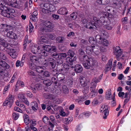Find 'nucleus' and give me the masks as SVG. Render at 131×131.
Instances as JSON below:
<instances>
[{"label":"nucleus","instance_id":"nucleus-57","mask_svg":"<svg viewBox=\"0 0 131 131\" xmlns=\"http://www.w3.org/2000/svg\"><path fill=\"white\" fill-rule=\"evenodd\" d=\"M83 81V80H80V81L82 86L83 87L86 86H85L87 84V81L86 80H84V81Z\"/></svg>","mask_w":131,"mask_h":131},{"label":"nucleus","instance_id":"nucleus-48","mask_svg":"<svg viewBox=\"0 0 131 131\" xmlns=\"http://www.w3.org/2000/svg\"><path fill=\"white\" fill-rule=\"evenodd\" d=\"M73 80L72 78H71L68 80L67 84L70 87H71L72 85L73 84Z\"/></svg>","mask_w":131,"mask_h":131},{"label":"nucleus","instance_id":"nucleus-59","mask_svg":"<svg viewBox=\"0 0 131 131\" xmlns=\"http://www.w3.org/2000/svg\"><path fill=\"white\" fill-rule=\"evenodd\" d=\"M3 46L5 47V49H9V45H8V44L7 43L5 42H1Z\"/></svg>","mask_w":131,"mask_h":131},{"label":"nucleus","instance_id":"nucleus-61","mask_svg":"<svg viewBox=\"0 0 131 131\" xmlns=\"http://www.w3.org/2000/svg\"><path fill=\"white\" fill-rule=\"evenodd\" d=\"M36 121H34V120L31 119L30 120V126H35L36 125Z\"/></svg>","mask_w":131,"mask_h":131},{"label":"nucleus","instance_id":"nucleus-24","mask_svg":"<svg viewBox=\"0 0 131 131\" xmlns=\"http://www.w3.org/2000/svg\"><path fill=\"white\" fill-rule=\"evenodd\" d=\"M0 66L3 67L5 70L6 69H8L9 68V66L7 63L1 60H0Z\"/></svg>","mask_w":131,"mask_h":131},{"label":"nucleus","instance_id":"nucleus-30","mask_svg":"<svg viewBox=\"0 0 131 131\" xmlns=\"http://www.w3.org/2000/svg\"><path fill=\"white\" fill-rule=\"evenodd\" d=\"M89 43L91 44V45L95 46L97 47V45H96L97 42L94 38L92 37H90L89 38Z\"/></svg>","mask_w":131,"mask_h":131},{"label":"nucleus","instance_id":"nucleus-22","mask_svg":"<svg viewBox=\"0 0 131 131\" xmlns=\"http://www.w3.org/2000/svg\"><path fill=\"white\" fill-rule=\"evenodd\" d=\"M83 70L82 66L79 64H76L74 67V71L77 73L81 72Z\"/></svg>","mask_w":131,"mask_h":131},{"label":"nucleus","instance_id":"nucleus-8","mask_svg":"<svg viewBox=\"0 0 131 131\" xmlns=\"http://www.w3.org/2000/svg\"><path fill=\"white\" fill-rule=\"evenodd\" d=\"M98 80L95 78L91 82L90 90L91 92L94 93V95L96 94V92L95 90Z\"/></svg>","mask_w":131,"mask_h":131},{"label":"nucleus","instance_id":"nucleus-58","mask_svg":"<svg viewBox=\"0 0 131 131\" xmlns=\"http://www.w3.org/2000/svg\"><path fill=\"white\" fill-rule=\"evenodd\" d=\"M29 32L30 33H31L34 28V26L32 23L30 22L29 24Z\"/></svg>","mask_w":131,"mask_h":131},{"label":"nucleus","instance_id":"nucleus-54","mask_svg":"<svg viewBox=\"0 0 131 131\" xmlns=\"http://www.w3.org/2000/svg\"><path fill=\"white\" fill-rule=\"evenodd\" d=\"M30 20L34 22H35L37 20V18L36 16L33 15L32 14L30 17Z\"/></svg>","mask_w":131,"mask_h":131},{"label":"nucleus","instance_id":"nucleus-42","mask_svg":"<svg viewBox=\"0 0 131 131\" xmlns=\"http://www.w3.org/2000/svg\"><path fill=\"white\" fill-rule=\"evenodd\" d=\"M64 75H63V74L59 73L58 74L56 77L58 79H60V81H63L64 79Z\"/></svg>","mask_w":131,"mask_h":131},{"label":"nucleus","instance_id":"nucleus-46","mask_svg":"<svg viewBox=\"0 0 131 131\" xmlns=\"http://www.w3.org/2000/svg\"><path fill=\"white\" fill-rule=\"evenodd\" d=\"M43 83L47 86H49L51 84V81L49 80L43 81Z\"/></svg>","mask_w":131,"mask_h":131},{"label":"nucleus","instance_id":"nucleus-43","mask_svg":"<svg viewBox=\"0 0 131 131\" xmlns=\"http://www.w3.org/2000/svg\"><path fill=\"white\" fill-rule=\"evenodd\" d=\"M28 36H26L25 38V40L24 41V43L23 45V47L24 49V50L25 49L27 46V41L28 40Z\"/></svg>","mask_w":131,"mask_h":131},{"label":"nucleus","instance_id":"nucleus-25","mask_svg":"<svg viewBox=\"0 0 131 131\" xmlns=\"http://www.w3.org/2000/svg\"><path fill=\"white\" fill-rule=\"evenodd\" d=\"M0 66L3 67L5 70L6 69H8L9 68V66L7 63L1 60H0Z\"/></svg>","mask_w":131,"mask_h":131},{"label":"nucleus","instance_id":"nucleus-52","mask_svg":"<svg viewBox=\"0 0 131 131\" xmlns=\"http://www.w3.org/2000/svg\"><path fill=\"white\" fill-rule=\"evenodd\" d=\"M58 73V72L57 70H53L51 72V73L50 75H52L53 76L55 77H56V76H57V75Z\"/></svg>","mask_w":131,"mask_h":131},{"label":"nucleus","instance_id":"nucleus-41","mask_svg":"<svg viewBox=\"0 0 131 131\" xmlns=\"http://www.w3.org/2000/svg\"><path fill=\"white\" fill-rule=\"evenodd\" d=\"M12 50L13 51L10 52L9 54L12 58H15L16 57V51L14 49H12Z\"/></svg>","mask_w":131,"mask_h":131},{"label":"nucleus","instance_id":"nucleus-4","mask_svg":"<svg viewBox=\"0 0 131 131\" xmlns=\"http://www.w3.org/2000/svg\"><path fill=\"white\" fill-rule=\"evenodd\" d=\"M45 61H42L41 64L44 67L48 66L50 69L54 68L56 66V63L54 60L52 58H49L44 59Z\"/></svg>","mask_w":131,"mask_h":131},{"label":"nucleus","instance_id":"nucleus-47","mask_svg":"<svg viewBox=\"0 0 131 131\" xmlns=\"http://www.w3.org/2000/svg\"><path fill=\"white\" fill-rule=\"evenodd\" d=\"M16 104L17 106L22 108L24 110H25L26 109L25 106L23 104H21L20 102H19L17 101L16 102Z\"/></svg>","mask_w":131,"mask_h":131},{"label":"nucleus","instance_id":"nucleus-12","mask_svg":"<svg viewBox=\"0 0 131 131\" xmlns=\"http://www.w3.org/2000/svg\"><path fill=\"white\" fill-rule=\"evenodd\" d=\"M68 64V63H63V64L61 66V67L60 68L58 69V70L60 72H62L63 70H65L66 71L68 70L70 67H70L72 68H74V66L73 65L71 66L70 64Z\"/></svg>","mask_w":131,"mask_h":131},{"label":"nucleus","instance_id":"nucleus-28","mask_svg":"<svg viewBox=\"0 0 131 131\" xmlns=\"http://www.w3.org/2000/svg\"><path fill=\"white\" fill-rule=\"evenodd\" d=\"M125 89L128 90V92H126L125 93L124 96L125 98H126L127 97L128 94H131V86H125Z\"/></svg>","mask_w":131,"mask_h":131},{"label":"nucleus","instance_id":"nucleus-40","mask_svg":"<svg viewBox=\"0 0 131 131\" xmlns=\"http://www.w3.org/2000/svg\"><path fill=\"white\" fill-rule=\"evenodd\" d=\"M89 86H86L83 87V92L84 94H86L88 93L89 90Z\"/></svg>","mask_w":131,"mask_h":131},{"label":"nucleus","instance_id":"nucleus-3","mask_svg":"<svg viewBox=\"0 0 131 131\" xmlns=\"http://www.w3.org/2000/svg\"><path fill=\"white\" fill-rule=\"evenodd\" d=\"M87 57L88 58L87 60L83 62V65L85 68L86 69H89L90 67L92 66L96 67L98 66V62L95 60H94L93 58H88V57L84 55L83 57V59Z\"/></svg>","mask_w":131,"mask_h":131},{"label":"nucleus","instance_id":"nucleus-36","mask_svg":"<svg viewBox=\"0 0 131 131\" xmlns=\"http://www.w3.org/2000/svg\"><path fill=\"white\" fill-rule=\"evenodd\" d=\"M73 120V118L69 117L68 118H65V119L63 121V123L66 124H68L69 123H70Z\"/></svg>","mask_w":131,"mask_h":131},{"label":"nucleus","instance_id":"nucleus-39","mask_svg":"<svg viewBox=\"0 0 131 131\" xmlns=\"http://www.w3.org/2000/svg\"><path fill=\"white\" fill-rule=\"evenodd\" d=\"M64 38L62 36H59L56 38V41L57 42L60 43H62L63 42Z\"/></svg>","mask_w":131,"mask_h":131},{"label":"nucleus","instance_id":"nucleus-5","mask_svg":"<svg viewBox=\"0 0 131 131\" xmlns=\"http://www.w3.org/2000/svg\"><path fill=\"white\" fill-rule=\"evenodd\" d=\"M67 55L68 57L66 59V61L70 64L71 66L73 65L77 59L75 56H74L75 55L74 52L72 50H69L67 52Z\"/></svg>","mask_w":131,"mask_h":131},{"label":"nucleus","instance_id":"nucleus-16","mask_svg":"<svg viewBox=\"0 0 131 131\" xmlns=\"http://www.w3.org/2000/svg\"><path fill=\"white\" fill-rule=\"evenodd\" d=\"M57 13L59 14L66 15L68 14V12L66 7H62L58 10Z\"/></svg>","mask_w":131,"mask_h":131},{"label":"nucleus","instance_id":"nucleus-35","mask_svg":"<svg viewBox=\"0 0 131 131\" xmlns=\"http://www.w3.org/2000/svg\"><path fill=\"white\" fill-rule=\"evenodd\" d=\"M57 68L58 69L60 68L61 67V65L63 64V60H62L61 59H57Z\"/></svg>","mask_w":131,"mask_h":131},{"label":"nucleus","instance_id":"nucleus-38","mask_svg":"<svg viewBox=\"0 0 131 131\" xmlns=\"http://www.w3.org/2000/svg\"><path fill=\"white\" fill-rule=\"evenodd\" d=\"M36 71L38 73H41L44 71V69L42 67L37 66L36 68Z\"/></svg>","mask_w":131,"mask_h":131},{"label":"nucleus","instance_id":"nucleus-55","mask_svg":"<svg viewBox=\"0 0 131 131\" xmlns=\"http://www.w3.org/2000/svg\"><path fill=\"white\" fill-rule=\"evenodd\" d=\"M108 114L109 112L103 113L102 115V116L103 119H105L107 118V116L108 115Z\"/></svg>","mask_w":131,"mask_h":131},{"label":"nucleus","instance_id":"nucleus-10","mask_svg":"<svg viewBox=\"0 0 131 131\" xmlns=\"http://www.w3.org/2000/svg\"><path fill=\"white\" fill-rule=\"evenodd\" d=\"M12 95H9L6 99L3 104L4 106H7L8 105H11L14 102L13 98Z\"/></svg>","mask_w":131,"mask_h":131},{"label":"nucleus","instance_id":"nucleus-63","mask_svg":"<svg viewBox=\"0 0 131 131\" xmlns=\"http://www.w3.org/2000/svg\"><path fill=\"white\" fill-rule=\"evenodd\" d=\"M57 77H52L51 78V81L53 83L56 84L57 83V81L56 79Z\"/></svg>","mask_w":131,"mask_h":131},{"label":"nucleus","instance_id":"nucleus-44","mask_svg":"<svg viewBox=\"0 0 131 131\" xmlns=\"http://www.w3.org/2000/svg\"><path fill=\"white\" fill-rule=\"evenodd\" d=\"M19 116V114L17 113H14L12 114V117L14 120H17Z\"/></svg>","mask_w":131,"mask_h":131},{"label":"nucleus","instance_id":"nucleus-33","mask_svg":"<svg viewBox=\"0 0 131 131\" xmlns=\"http://www.w3.org/2000/svg\"><path fill=\"white\" fill-rule=\"evenodd\" d=\"M101 42L100 43L105 46H107L109 44L108 41L106 39H102L101 40H100Z\"/></svg>","mask_w":131,"mask_h":131},{"label":"nucleus","instance_id":"nucleus-13","mask_svg":"<svg viewBox=\"0 0 131 131\" xmlns=\"http://www.w3.org/2000/svg\"><path fill=\"white\" fill-rule=\"evenodd\" d=\"M43 25L45 28H47L48 31L50 32L53 28V24L52 23L49 21H46L43 23Z\"/></svg>","mask_w":131,"mask_h":131},{"label":"nucleus","instance_id":"nucleus-20","mask_svg":"<svg viewBox=\"0 0 131 131\" xmlns=\"http://www.w3.org/2000/svg\"><path fill=\"white\" fill-rule=\"evenodd\" d=\"M38 46L36 45H32L31 48V52L34 54L38 53L39 51Z\"/></svg>","mask_w":131,"mask_h":131},{"label":"nucleus","instance_id":"nucleus-31","mask_svg":"<svg viewBox=\"0 0 131 131\" xmlns=\"http://www.w3.org/2000/svg\"><path fill=\"white\" fill-rule=\"evenodd\" d=\"M48 39L45 36H41V37L39 41L40 43L43 44L44 43H47L48 42Z\"/></svg>","mask_w":131,"mask_h":131},{"label":"nucleus","instance_id":"nucleus-18","mask_svg":"<svg viewBox=\"0 0 131 131\" xmlns=\"http://www.w3.org/2000/svg\"><path fill=\"white\" fill-rule=\"evenodd\" d=\"M100 110V112L102 113L109 112L108 106L104 104L101 105Z\"/></svg>","mask_w":131,"mask_h":131},{"label":"nucleus","instance_id":"nucleus-11","mask_svg":"<svg viewBox=\"0 0 131 131\" xmlns=\"http://www.w3.org/2000/svg\"><path fill=\"white\" fill-rule=\"evenodd\" d=\"M97 49L95 48V46L91 45V46H88L86 47V52L89 53H92V52L95 53H97Z\"/></svg>","mask_w":131,"mask_h":131},{"label":"nucleus","instance_id":"nucleus-51","mask_svg":"<svg viewBox=\"0 0 131 131\" xmlns=\"http://www.w3.org/2000/svg\"><path fill=\"white\" fill-rule=\"evenodd\" d=\"M8 1L10 3V4L12 7H14V4H17V0H8Z\"/></svg>","mask_w":131,"mask_h":131},{"label":"nucleus","instance_id":"nucleus-2","mask_svg":"<svg viewBox=\"0 0 131 131\" xmlns=\"http://www.w3.org/2000/svg\"><path fill=\"white\" fill-rule=\"evenodd\" d=\"M3 4L2 7H0V14L4 17L9 18L12 17L13 15L9 13L11 12L9 5L7 4Z\"/></svg>","mask_w":131,"mask_h":131},{"label":"nucleus","instance_id":"nucleus-60","mask_svg":"<svg viewBox=\"0 0 131 131\" xmlns=\"http://www.w3.org/2000/svg\"><path fill=\"white\" fill-rule=\"evenodd\" d=\"M52 17L54 20L58 19L59 18V16L55 14H53L52 16Z\"/></svg>","mask_w":131,"mask_h":131},{"label":"nucleus","instance_id":"nucleus-53","mask_svg":"<svg viewBox=\"0 0 131 131\" xmlns=\"http://www.w3.org/2000/svg\"><path fill=\"white\" fill-rule=\"evenodd\" d=\"M5 71V69L2 67L0 66V74L4 76Z\"/></svg>","mask_w":131,"mask_h":131},{"label":"nucleus","instance_id":"nucleus-64","mask_svg":"<svg viewBox=\"0 0 131 131\" xmlns=\"http://www.w3.org/2000/svg\"><path fill=\"white\" fill-rule=\"evenodd\" d=\"M50 73L48 71H45L43 73L44 75L46 77H49L51 75Z\"/></svg>","mask_w":131,"mask_h":131},{"label":"nucleus","instance_id":"nucleus-17","mask_svg":"<svg viewBox=\"0 0 131 131\" xmlns=\"http://www.w3.org/2000/svg\"><path fill=\"white\" fill-rule=\"evenodd\" d=\"M7 36L12 39H16L17 38L16 35L12 31H9L7 32Z\"/></svg>","mask_w":131,"mask_h":131},{"label":"nucleus","instance_id":"nucleus-7","mask_svg":"<svg viewBox=\"0 0 131 131\" xmlns=\"http://www.w3.org/2000/svg\"><path fill=\"white\" fill-rule=\"evenodd\" d=\"M114 2H114V5L115 7L118 8L121 6L120 0H114ZM110 0H99V4H107L109 2Z\"/></svg>","mask_w":131,"mask_h":131},{"label":"nucleus","instance_id":"nucleus-23","mask_svg":"<svg viewBox=\"0 0 131 131\" xmlns=\"http://www.w3.org/2000/svg\"><path fill=\"white\" fill-rule=\"evenodd\" d=\"M121 51L119 46L116 47L114 49V54L116 56H119L121 53Z\"/></svg>","mask_w":131,"mask_h":131},{"label":"nucleus","instance_id":"nucleus-21","mask_svg":"<svg viewBox=\"0 0 131 131\" xmlns=\"http://www.w3.org/2000/svg\"><path fill=\"white\" fill-rule=\"evenodd\" d=\"M113 60L111 59L108 62L106 66V73L108 71L110 70L112 66V62Z\"/></svg>","mask_w":131,"mask_h":131},{"label":"nucleus","instance_id":"nucleus-15","mask_svg":"<svg viewBox=\"0 0 131 131\" xmlns=\"http://www.w3.org/2000/svg\"><path fill=\"white\" fill-rule=\"evenodd\" d=\"M100 40H101L102 39H104V38H107L109 36L108 33L107 32L104 30H100Z\"/></svg>","mask_w":131,"mask_h":131},{"label":"nucleus","instance_id":"nucleus-29","mask_svg":"<svg viewBox=\"0 0 131 131\" xmlns=\"http://www.w3.org/2000/svg\"><path fill=\"white\" fill-rule=\"evenodd\" d=\"M23 117L24 119V121L26 125L28 124L30 121L28 116L26 114H24Z\"/></svg>","mask_w":131,"mask_h":131},{"label":"nucleus","instance_id":"nucleus-34","mask_svg":"<svg viewBox=\"0 0 131 131\" xmlns=\"http://www.w3.org/2000/svg\"><path fill=\"white\" fill-rule=\"evenodd\" d=\"M62 91L63 93L65 94H67L69 92L68 88L66 85H63L62 87Z\"/></svg>","mask_w":131,"mask_h":131},{"label":"nucleus","instance_id":"nucleus-27","mask_svg":"<svg viewBox=\"0 0 131 131\" xmlns=\"http://www.w3.org/2000/svg\"><path fill=\"white\" fill-rule=\"evenodd\" d=\"M111 91L108 90L106 92L105 97L106 99L108 100H111L113 99L112 96L111 94Z\"/></svg>","mask_w":131,"mask_h":131},{"label":"nucleus","instance_id":"nucleus-14","mask_svg":"<svg viewBox=\"0 0 131 131\" xmlns=\"http://www.w3.org/2000/svg\"><path fill=\"white\" fill-rule=\"evenodd\" d=\"M86 96H80L77 97L75 99V101L79 104H82L84 103V101L86 100Z\"/></svg>","mask_w":131,"mask_h":131},{"label":"nucleus","instance_id":"nucleus-19","mask_svg":"<svg viewBox=\"0 0 131 131\" xmlns=\"http://www.w3.org/2000/svg\"><path fill=\"white\" fill-rule=\"evenodd\" d=\"M40 50L39 49V51L38 52V54H39L40 56H41L43 57H46L48 56V51L46 50V49L43 48Z\"/></svg>","mask_w":131,"mask_h":131},{"label":"nucleus","instance_id":"nucleus-56","mask_svg":"<svg viewBox=\"0 0 131 131\" xmlns=\"http://www.w3.org/2000/svg\"><path fill=\"white\" fill-rule=\"evenodd\" d=\"M56 47L55 46H51V50H50L51 51H50V52H52L51 55H52V53H53L56 52Z\"/></svg>","mask_w":131,"mask_h":131},{"label":"nucleus","instance_id":"nucleus-49","mask_svg":"<svg viewBox=\"0 0 131 131\" xmlns=\"http://www.w3.org/2000/svg\"><path fill=\"white\" fill-rule=\"evenodd\" d=\"M98 99L97 97H96L94 98L92 102V105L93 106H95L98 103Z\"/></svg>","mask_w":131,"mask_h":131},{"label":"nucleus","instance_id":"nucleus-1","mask_svg":"<svg viewBox=\"0 0 131 131\" xmlns=\"http://www.w3.org/2000/svg\"><path fill=\"white\" fill-rule=\"evenodd\" d=\"M40 8L41 9L40 11L42 13L49 15L51 12L55 9L54 6L48 3H42L40 4Z\"/></svg>","mask_w":131,"mask_h":131},{"label":"nucleus","instance_id":"nucleus-62","mask_svg":"<svg viewBox=\"0 0 131 131\" xmlns=\"http://www.w3.org/2000/svg\"><path fill=\"white\" fill-rule=\"evenodd\" d=\"M49 119L48 117L45 116H44L42 118V120L45 123H47L48 120Z\"/></svg>","mask_w":131,"mask_h":131},{"label":"nucleus","instance_id":"nucleus-50","mask_svg":"<svg viewBox=\"0 0 131 131\" xmlns=\"http://www.w3.org/2000/svg\"><path fill=\"white\" fill-rule=\"evenodd\" d=\"M77 13L76 12H73L70 15V17L73 19H75L77 17Z\"/></svg>","mask_w":131,"mask_h":131},{"label":"nucleus","instance_id":"nucleus-26","mask_svg":"<svg viewBox=\"0 0 131 131\" xmlns=\"http://www.w3.org/2000/svg\"><path fill=\"white\" fill-rule=\"evenodd\" d=\"M31 105L32 109L35 111H36L38 108V104L36 101L32 102Z\"/></svg>","mask_w":131,"mask_h":131},{"label":"nucleus","instance_id":"nucleus-9","mask_svg":"<svg viewBox=\"0 0 131 131\" xmlns=\"http://www.w3.org/2000/svg\"><path fill=\"white\" fill-rule=\"evenodd\" d=\"M67 55V54L65 53H58L57 52H55L52 53V56L53 58L56 59H59L63 60L66 58Z\"/></svg>","mask_w":131,"mask_h":131},{"label":"nucleus","instance_id":"nucleus-32","mask_svg":"<svg viewBox=\"0 0 131 131\" xmlns=\"http://www.w3.org/2000/svg\"><path fill=\"white\" fill-rule=\"evenodd\" d=\"M24 85V83L23 82L20 80H18L16 85V87L17 89H18L19 88V86H20L21 87H23Z\"/></svg>","mask_w":131,"mask_h":131},{"label":"nucleus","instance_id":"nucleus-37","mask_svg":"<svg viewBox=\"0 0 131 131\" xmlns=\"http://www.w3.org/2000/svg\"><path fill=\"white\" fill-rule=\"evenodd\" d=\"M43 48L46 49V50L48 51V52H49L51 50V46L49 45H43Z\"/></svg>","mask_w":131,"mask_h":131},{"label":"nucleus","instance_id":"nucleus-45","mask_svg":"<svg viewBox=\"0 0 131 131\" xmlns=\"http://www.w3.org/2000/svg\"><path fill=\"white\" fill-rule=\"evenodd\" d=\"M37 58L36 56L34 55H31L30 57V60L32 62H35L37 61Z\"/></svg>","mask_w":131,"mask_h":131},{"label":"nucleus","instance_id":"nucleus-6","mask_svg":"<svg viewBox=\"0 0 131 131\" xmlns=\"http://www.w3.org/2000/svg\"><path fill=\"white\" fill-rule=\"evenodd\" d=\"M99 22V24L103 26V27L108 30H111L112 28V26L109 25L110 23V21L107 17H103L100 18Z\"/></svg>","mask_w":131,"mask_h":131}]
</instances>
